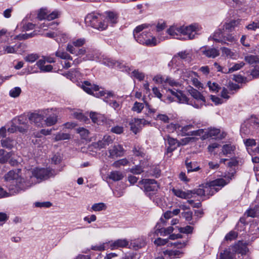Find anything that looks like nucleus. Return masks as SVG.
Here are the masks:
<instances>
[{"mask_svg": "<svg viewBox=\"0 0 259 259\" xmlns=\"http://www.w3.org/2000/svg\"><path fill=\"white\" fill-rule=\"evenodd\" d=\"M82 88L86 93L89 94L93 95L95 97L99 98L104 97L107 95L105 98H108L110 97H112L113 94L112 92H108L106 93L104 91H99V87L97 85L92 84L88 81H84L82 85Z\"/></svg>", "mask_w": 259, "mask_h": 259, "instance_id": "nucleus-1", "label": "nucleus"}, {"mask_svg": "<svg viewBox=\"0 0 259 259\" xmlns=\"http://www.w3.org/2000/svg\"><path fill=\"white\" fill-rule=\"evenodd\" d=\"M226 184V180L223 178L217 179L207 182L205 187V189H208V192H206V195L212 196Z\"/></svg>", "mask_w": 259, "mask_h": 259, "instance_id": "nucleus-2", "label": "nucleus"}, {"mask_svg": "<svg viewBox=\"0 0 259 259\" xmlns=\"http://www.w3.org/2000/svg\"><path fill=\"white\" fill-rule=\"evenodd\" d=\"M140 182L144 184V191L150 198L157 191L159 186L157 181L154 179H143Z\"/></svg>", "mask_w": 259, "mask_h": 259, "instance_id": "nucleus-3", "label": "nucleus"}, {"mask_svg": "<svg viewBox=\"0 0 259 259\" xmlns=\"http://www.w3.org/2000/svg\"><path fill=\"white\" fill-rule=\"evenodd\" d=\"M55 170L50 168H35L32 171V178L37 179L46 180L51 177L56 175Z\"/></svg>", "mask_w": 259, "mask_h": 259, "instance_id": "nucleus-4", "label": "nucleus"}, {"mask_svg": "<svg viewBox=\"0 0 259 259\" xmlns=\"http://www.w3.org/2000/svg\"><path fill=\"white\" fill-rule=\"evenodd\" d=\"M85 21L87 24L91 25L95 28L105 29L104 24L99 20V17L93 14H89L85 18Z\"/></svg>", "mask_w": 259, "mask_h": 259, "instance_id": "nucleus-5", "label": "nucleus"}, {"mask_svg": "<svg viewBox=\"0 0 259 259\" xmlns=\"http://www.w3.org/2000/svg\"><path fill=\"white\" fill-rule=\"evenodd\" d=\"M182 29L180 31V33L187 36L189 39H193L194 38L196 31H197V27L195 25L191 24L187 26H181L180 27Z\"/></svg>", "mask_w": 259, "mask_h": 259, "instance_id": "nucleus-6", "label": "nucleus"}, {"mask_svg": "<svg viewBox=\"0 0 259 259\" xmlns=\"http://www.w3.org/2000/svg\"><path fill=\"white\" fill-rule=\"evenodd\" d=\"M142 121L141 119L134 118L130 121V130L135 134H137L142 129Z\"/></svg>", "mask_w": 259, "mask_h": 259, "instance_id": "nucleus-7", "label": "nucleus"}, {"mask_svg": "<svg viewBox=\"0 0 259 259\" xmlns=\"http://www.w3.org/2000/svg\"><path fill=\"white\" fill-rule=\"evenodd\" d=\"M32 177H30L29 180H25L23 178H20L16 180V182L18 183L20 191H24L26 189L30 187L33 184V181L32 180Z\"/></svg>", "mask_w": 259, "mask_h": 259, "instance_id": "nucleus-8", "label": "nucleus"}, {"mask_svg": "<svg viewBox=\"0 0 259 259\" xmlns=\"http://www.w3.org/2000/svg\"><path fill=\"white\" fill-rule=\"evenodd\" d=\"M167 91L169 92L172 96L175 97L179 103H188V98L181 91H174L171 89H168Z\"/></svg>", "mask_w": 259, "mask_h": 259, "instance_id": "nucleus-9", "label": "nucleus"}, {"mask_svg": "<svg viewBox=\"0 0 259 259\" xmlns=\"http://www.w3.org/2000/svg\"><path fill=\"white\" fill-rule=\"evenodd\" d=\"M156 230L155 233H159L161 236H166L167 235H170L174 231V228L172 227H168L166 228L164 227H161L160 223H157L155 226Z\"/></svg>", "mask_w": 259, "mask_h": 259, "instance_id": "nucleus-10", "label": "nucleus"}, {"mask_svg": "<svg viewBox=\"0 0 259 259\" xmlns=\"http://www.w3.org/2000/svg\"><path fill=\"white\" fill-rule=\"evenodd\" d=\"M28 118L31 122H33L36 126H39L44 120V116L38 113H32L30 114Z\"/></svg>", "mask_w": 259, "mask_h": 259, "instance_id": "nucleus-11", "label": "nucleus"}, {"mask_svg": "<svg viewBox=\"0 0 259 259\" xmlns=\"http://www.w3.org/2000/svg\"><path fill=\"white\" fill-rule=\"evenodd\" d=\"M123 149L121 145L114 146L109 150V156L113 158L114 157L121 156L123 155Z\"/></svg>", "mask_w": 259, "mask_h": 259, "instance_id": "nucleus-12", "label": "nucleus"}, {"mask_svg": "<svg viewBox=\"0 0 259 259\" xmlns=\"http://www.w3.org/2000/svg\"><path fill=\"white\" fill-rule=\"evenodd\" d=\"M182 217L184 218L188 224L191 225H195L198 221L196 218L193 219V212L191 211H184L181 213Z\"/></svg>", "mask_w": 259, "mask_h": 259, "instance_id": "nucleus-13", "label": "nucleus"}, {"mask_svg": "<svg viewBox=\"0 0 259 259\" xmlns=\"http://www.w3.org/2000/svg\"><path fill=\"white\" fill-rule=\"evenodd\" d=\"M167 142L169 146L167 148V152L171 153L174 151L178 146H179V143L177 139L168 136L167 138Z\"/></svg>", "mask_w": 259, "mask_h": 259, "instance_id": "nucleus-14", "label": "nucleus"}, {"mask_svg": "<svg viewBox=\"0 0 259 259\" xmlns=\"http://www.w3.org/2000/svg\"><path fill=\"white\" fill-rule=\"evenodd\" d=\"M1 143L3 147L9 150L12 149L16 145V142L10 137L2 139Z\"/></svg>", "mask_w": 259, "mask_h": 259, "instance_id": "nucleus-15", "label": "nucleus"}, {"mask_svg": "<svg viewBox=\"0 0 259 259\" xmlns=\"http://www.w3.org/2000/svg\"><path fill=\"white\" fill-rule=\"evenodd\" d=\"M128 242L126 239H118L115 241L110 245L112 249L117 248L118 247H124L127 246Z\"/></svg>", "mask_w": 259, "mask_h": 259, "instance_id": "nucleus-16", "label": "nucleus"}, {"mask_svg": "<svg viewBox=\"0 0 259 259\" xmlns=\"http://www.w3.org/2000/svg\"><path fill=\"white\" fill-rule=\"evenodd\" d=\"M163 254L165 255H168L169 257H173V258H177L181 256L183 252L179 250H169L166 249L163 251Z\"/></svg>", "mask_w": 259, "mask_h": 259, "instance_id": "nucleus-17", "label": "nucleus"}, {"mask_svg": "<svg viewBox=\"0 0 259 259\" xmlns=\"http://www.w3.org/2000/svg\"><path fill=\"white\" fill-rule=\"evenodd\" d=\"M174 194L177 197L183 198L187 199L190 198L189 190L185 192L180 189H172V190Z\"/></svg>", "mask_w": 259, "mask_h": 259, "instance_id": "nucleus-18", "label": "nucleus"}, {"mask_svg": "<svg viewBox=\"0 0 259 259\" xmlns=\"http://www.w3.org/2000/svg\"><path fill=\"white\" fill-rule=\"evenodd\" d=\"M203 54L208 58H215L220 55L219 51L215 48H211L202 51Z\"/></svg>", "mask_w": 259, "mask_h": 259, "instance_id": "nucleus-19", "label": "nucleus"}, {"mask_svg": "<svg viewBox=\"0 0 259 259\" xmlns=\"http://www.w3.org/2000/svg\"><path fill=\"white\" fill-rule=\"evenodd\" d=\"M220 259H236L235 254L230 249H225L220 254Z\"/></svg>", "mask_w": 259, "mask_h": 259, "instance_id": "nucleus-20", "label": "nucleus"}, {"mask_svg": "<svg viewBox=\"0 0 259 259\" xmlns=\"http://www.w3.org/2000/svg\"><path fill=\"white\" fill-rule=\"evenodd\" d=\"M179 57L181 59L185 60V61H187L188 62H190L191 60V57L190 54L188 53L186 51H182L178 53L176 55H175L173 58V60H174L177 57Z\"/></svg>", "mask_w": 259, "mask_h": 259, "instance_id": "nucleus-21", "label": "nucleus"}, {"mask_svg": "<svg viewBox=\"0 0 259 259\" xmlns=\"http://www.w3.org/2000/svg\"><path fill=\"white\" fill-rule=\"evenodd\" d=\"M58 121V115L56 113L50 114L45 120L47 126H50L55 125Z\"/></svg>", "mask_w": 259, "mask_h": 259, "instance_id": "nucleus-22", "label": "nucleus"}, {"mask_svg": "<svg viewBox=\"0 0 259 259\" xmlns=\"http://www.w3.org/2000/svg\"><path fill=\"white\" fill-rule=\"evenodd\" d=\"M189 93L191 95L197 100L201 101L203 103H205V97L201 94L200 92L198 91L197 90L192 89L189 91Z\"/></svg>", "mask_w": 259, "mask_h": 259, "instance_id": "nucleus-23", "label": "nucleus"}, {"mask_svg": "<svg viewBox=\"0 0 259 259\" xmlns=\"http://www.w3.org/2000/svg\"><path fill=\"white\" fill-rule=\"evenodd\" d=\"M185 164L186 168L187 169V172L197 171L199 170L200 168L199 166H196L195 163H192V162H189L188 160H186Z\"/></svg>", "mask_w": 259, "mask_h": 259, "instance_id": "nucleus-24", "label": "nucleus"}, {"mask_svg": "<svg viewBox=\"0 0 259 259\" xmlns=\"http://www.w3.org/2000/svg\"><path fill=\"white\" fill-rule=\"evenodd\" d=\"M244 60L250 65L259 63V56L252 55H247L245 57Z\"/></svg>", "mask_w": 259, "mask_h": 259, "instance_id": "nucleus-25", "label": "nucleus"}, {"mask_svg": "<svg viewBox=\"0 0 259 259\" xmlns=\"http://www.w3.org/2000/svg\"><path fill=\"white\" fill-rule=\"evenodd\" d=\"M123 175L118 171H113L110 173L109 178L114 181H118L123 179Z\"/></svg>", "mask_w": 259, "mask_h": 259, "instance_id": "nucleus-26", "label": "nucleus"}, {"mask_svg": "<svg viewBox=\"0 0 259 259\" xmlns=\"http://www.w3.org/2000/svg\"><path fill=\"white\" fill-rule=\"evenodd\" d=\"M103 63L109 67H113L114 66H116L118 68H121L120 67L121 65L120 62L115 61L111 58L105 59Z\"/></svg>", "mask_w": 259, "mask_h": 259, "instance_id": "nucleus-27", "label": "nucleus"}, {"mask_svg": "<svg viewBox=\"0 0 259 259\" xmlns=\"http://www.w3.org/2000/svg\"><path fill=\"white\" fill-rule=\"evenodd\" d=\"M11 183L12 184L9 186V193L10 195H14L19 193L20 191L16 181H13Z\"/></svg>", "mask_w": 259, "mask_h": 259, "instance_id": "nucleus-28", "label": "nucleus"}, {"mask_svg": "<svg viewBox=\"0 0 259 259\" xmlns=\"http://www.w3.org/2000/svg\"><path fill=\"white\" fill-rule=\"evenodd\" d=\"M235 149V146L231 144H225L223 146L222 152L224 155H227V154H231Z\"/></svg>", "mask_w": 259, "mask_h": 259, "instance_id": "nucleus-29", "label": "nucleus"}, {"mask_svg": "<svg viewBox=\"0 0 259 259\" xmlns=\"http://www.w3.org/2000/svg\"><path fill=\"white\" fill-rule=\"evenodd\" d=\"M208 192V189L199 188L193 190H189L190 195L196 194L198 196H206V192Z\"/></svg>", "mask_w": 259, "mask_h": 259, "instance_id": "nucleus-30", "label": "nucleus"}, {"mask_svg": "<svg viewBox=\"0 0 259 259\" xmlns=\"http://www.w3.org/2000/svg\"><path fill=\"white\" fill-rule=\"evenodd\" d=\"M18 177V173L14 170H10L5 176V179L7 181H15V179L17 180Z\"/></svg>", "mask_w": 259, "mask_h": 259, "instance_id": "nucleus-31", "label": "nucleus"}, {"mask_svg": "<svg viewBox=\"0 0 259 259\" xmlns=\"http://www.w3.org/2000/svg\"><path fill=\"white\" fill-rule=\"evenodd\" d=\"M222 36V31L219 29L214 32L213 36V39L216 42H221V44L225 43L224 40L221 39V37Z\"/></svg>", "mask_w": 259, "mask_h": 259, "instance_id": "nucleus-32", "label": "nucleus"}, {"mask_svg": "<svg viewBox=\"0 0 259 259\" xmlns=\"http://www.w3.org/2000/svg\"><path fill=\"white\" fill-rule=\"evenodd\" d=\"M245 65V63L243 62H241L239 63H236L234 64L232 67L228 69L227 72L223 71L225 73H230L235 71H237L242 68Z\"/></svg>", "mask_w": 259, "mask_h": 259, "instance_id": "nucleus-33", "label": "nucleus"}, {"mask_svg": "<svg viewBox=\"0 0 259 259\" xmlns=\"http://www.w3.org/2000/svg\"><path fill=\"white\" fill-rule=\"evenodd\" d=\"M56 57H59L62 59L65 60H72V57L67 53L62 51H58L55 53Z\"/></svg>", "mask_w": 259, "mask_h": 259, "instance_id": "nucleus-34", "label": "nucleus"}, {"mask_svg": "<svg viewBox=\"0 0 259 259\" xmlns=\"http://www.w3.org/2000/svg\"><path fill=\"white\" fill-rule=\"evenodd\" d=\"M70 139V135L69 134L58 133L55 137V141H58L64 140H69Z\"/></svg>", "mask_w": 259, "mask_h": 259, "instance_id": "nucleus-35", "label": "nucleus"}, {"mask_svg": "<svg viewBox=\"0 0 259 259\" xmlns=\"http://www.w3.org/2000/svg\"><path fill=\"white\" fill-rule=\"evenodd\" d=\"M49 12L47 9L41 8L38 13L37 18L39 20L47 19L48 20V16Z\"/></svg>", "mask_w": 259, "mask_h": 259, "instance_id": "nucleus-36", "label": "nucleus"}, {"mask_svg": "<svg viewBox=\"0 0 259 259\" xmlns=\"http://www.w3.org/2000/svg\"><path fill=\"white\" fill-rule=\"evenodd\" d=\"M77 132L79 134L82 139L87 140L89 138L90 132L88 130L83 127H79L77 129Z\"/></svg>", "mask_w": 259, "mask_h": 259, "instance_id": "nucleus-37", "label": "nucleus"}, {"mask_svg": "<svg viewBox=\"0 0 259 259\" xmlns=\"http://www.w3.org/2000/svg\"><path fill=\"white\" fill-rule=\"evenodd\" d=\"M106 208V206L105 203L100 202L94 204L92 206V209L95 211H99L102 210H105Z\"/></svg>", "mask_w": 259, "mask_h": 259, "instance_id": "nucleus-38", "label": "nucleus"}, {"mask_svg": "<svg viewBox=\"0 0 259 259\" xmlns=\"http://www.w3.org/2000/svg\"><path fill=\"white\" fill-rule=\"evenodd\" d=\"M182 28L179 27H176L175 26H171L167 30V32L168 34L171 36H175L178 35V33H180V31Z\"/></svg>", "mask_w": 259, "mask_h": 259, "instance_id": "nucleus-39", "label": "nucleus"}, {"mask_svg": "<svg viewBox=\"0 0 259 259\" xmlns=\"http://www.w3.org/2000/svg\"><path fill=\"white\" fill-rule=\"evenodd\" d=\"M107 19L111 23L116 24L117 22V15L116 13L113 12H107Z\"/></svg>", "mask_w": 259, "mask_h": 259, "instance_id": "nucleus-40", "label": "nucleus"}, {"mask_svg": "<svg viewBox=\"0 0 259 259\" xmlns=\"http://www.w3.org/2000/svg\"><path fill=\"white\" fill-rule=\"evenodd\" d=\"M155 244L157 246H162L167 244V247H170V243L168 242V239H162L157 238L154 241Z\"/></svg>", "mask_w": 259, "mask_h": 259, "instance_id": "nucleus-41", "label": "nucleus"}, {"mask_svg": "<svg viewBox=\"0 0 259 259\" xmlns=\"http://www.w3.org/2000/svg\"><path fill=\"white\" fill-rule=\"evenodd\" d=\"M21 93V89L19 87H15L10 90L9 95L13 98L18 97Z\"/></svg>", "mask_w": 259, "mask_h": 259, "instance_id": "nucleus-42", "label": "nucleus"}, {"mask_svg": "<svg viewBox=\"0 0 259 259\" xmlns=\"http://www.w3.org/2000/svg\"><path fill=\"white\" fill-rule=\"evenodd\" d=\"M134 154L137 156H144V149L139 146L135 147L133 150Z\"/></svg>", "mask_w": 259, "mask_h": 259, "instance_id": "nucleus-43", "label": "nucleus"}, {"mask_svg": "<svg viewBox=\"0 0 259 259\" xmlns=\"http://www.w3.org/2000/svg\"><path fill=\"white\" fill-rule=\"evenodd\" d=\"M193 227L190 226H186L185 227H180L179 231L180 233L184 234H191L193 232Z\"/></svg>", "mask_w": 259, "mask_h": 259, "instance_id": "nucleus-44", "label": "nucleus"}, {"mask_svg": "<svg viewBox=\"0 0 259 259\" xmlns=\"http://www.w3.org/2000/svg\"><path fill=\"white\" fill-rule=\"evenodd\" d=\"M38 57L39 56L36 54H31L26 56L24 58V60L26 62L33 63L36 61L38 58Z\"/></svg>", "mask_w": 259, "mask_h": 259, "instance_id": "nucleus-45", "label": "nucleus"}, {"mask_svg": "<svg viewBox=\"0 0 259 259\" xmlns=\"http://www.w3.org/2000/svg\"><path fill=\"white\" fill-rule=\"evenodd\" d=\"M35 34H36V33H35V31H33V32H31L30 33H25V34H19L17 36V37L19 40H24V39H26L32 37Z\"/></svg>", "mask_w": 259, "mask_h": 259, "instance_id": "nucleus-46", "label": "nucleus"}, {"mask_svg": "<svg viewBox=\"0 0 259 259\" xmlns=\"http://www.w3.org/2000/svg\"><path fill=\"white\" fill-rule=\"evenodd\" d=\"M144 108V104L142 103L136 102L132 108V110L134 111H136L138 113H140L142 111Z\"/></svg>", "mask_w": 259, "mask_h": 259, "instance_id": "nucleus-47", "label": "nucleus"}, {"mask_svg": "<svg viewBox=\"0 0 259 259\" xmlns=\"http://www.w3.org/2000/svg\"><path fill=\"white\" fill-rule=\"evenodd\" d=\"M238 233L237 232L231 231L226 235L225 239L226 241H231L236 239Z\"/></svg>", "mask_w": 259, "mask_h": 259, "instance_id": "nucleus-48", "label": "nucleus"}, {"mask_svg": "<svg viewBox=\"0 0 259 259\" xmlns=\"http://www.w3.org/2000/svg\"><path fill=\"white\" fill-rule=\"evenodd\" d=\"M193 127L192 125L189 124L184 126H181V132L182 136H188V134L190 132L189 130Z\"/></svg>", "mask_w": 259, "mask_h": 259, "instance_id": "nucleus-49", "label": "nucleus"}, {"mask_svg": "<svg viewBox=\"0 0 259 259\" xmlns=\"http://www.w3.org/2000/svg\"><path fill=\"white\" fill-rule=\"evenodd\" d=\"M186 246L185 242L176 241L174 243H170V246H174L178 249L182 248Z\"/></svg>", "mask_w": 259, "mask_h": 259, "instance_id": "nucleus-50", "label": "nucleus"}, {"mask_svg": "<svg viewBox=\"0 0 259 259\" xmlns=\"http://www.w3.org/2000/svg\"><path fill=\"white\" fill-rule=\"evenodd\" d=\"M239 244H240V242H239ZM248 251V249L246 245H244L242 246H240L239 244L238 245L237 251L238 253H240L242 255L245 254Z\"/></svg>", "mask_w": 259, "mask_h": 259, "instance_id": "nucleus-51", "label": "nucleus"}, {"mask_svg": "<svg viewBox=\"0 0 259 259\" xmlns=\"http://www.w3.org/2000/svg\"><path fill=\"white\" fill-rule=\"evenodd\" d=\"M128 160L124 158V159H120V160L115 161L113 163V165L114 166H115V167H118L121 165H126L128 163Z\"/></svg>", "mask_w": 259, "mask_h": 259, "instance_id": "nucleus-52", "label": "nucleus"}, {"mask_svg": "<svg viewBox=\"0 0 259 259\" xmlns=\"http://www.w3.org/2000/svg\"><path fill=\"white\" fill-rule=\"evenodd\" d=\"M248 30H255L256 29L259 28V21H254L249 24L246 26Z\"/></svg>", "mask_w": 259, "mask_h": 259, "instance_id": "nucleus-53", "label": "nucleus"}, {"mask_svg": "<svg viewBox=\"0 0 259 259\" xmlns=\"http://www.w3.org/2000/svg\"><path fill=\"white\" fill-rule=\"evenodd\" d=\"M34 205L36 207H50L52 206V203L49 201L43 202H36Z\"/></svg>", "mask_w": 259, "mask_h": 259, "instance_id": "nucleus-54", "label": "nucleus"}, {"mask_svg": "<svg viewBox=\"0 0 259 259\" xmlns=\"http://www.w3.org/2000/svg\"><path fill=\"white\" fill-rule=\"evenodd\" d=\"M234 80L238 83H246L247 82V78L241 75H234Z\"/></svg>", "mask_w": 259, "mask_h": 259, "instance_id": "nucleus-55", "label": "nucleus"}, {"mask_svg": "<svg viewBox=\"0 0 259 259\" xmlns=\"http://www.w3.org/2000/svg\"><path fill=\"white\" fill-rule=\"evenodd\" d=\"M144 44H145L147 46H155L157 45V40L155 37H153L152 39H147L145 40Z\"/></svg>", "mask_w": 259, "mask_h": 259, "instance_id": "nucleus-56", "label": "nucleus"}, {"mask_svg": "<svg viewBox=\"0 0 259 259\" xmlns=\"http://www.w3.org/2000/svg\"><path fill=\"white\" fill-rule=\"evenodd\" d=\"M207 84L209 89L212 91L219 92L220 89L219 85L215 82L211 83L210 81H208Z\"/></svg>", "mask_w": 259, "mask_h": 259, "instance_id": "nucleus-57", "label": "nucleus"}, {"mask_svg": "<svg viewBox=\"0 0 259 259\" xmlns=\"http://www.w3.org/2000/svg\"><path fill=\"white\" fill-rule=\"evenodd\" d=\"M220 132L219 129L217 128H210L207 132V136L212 137L218 135Z\"/></svg>", "mask_w": 259, "mask_h": 259, "instance_id": "nucleus-58", "label": "nucleus"}, {"mask_svg": "<svg viewBox=\"0 0 259 259\" xmlns=\"http://www.w3.org/2000/svg\"><path fill=\"white\" fill-rule=\"evenodd\" d=\"M59 15H60V13L58 11H54L52 12L51 13L49 14V15L48 16V20L51 21L56 18H57L59 17Z\"/></svg>", "mask_w": 259, "mask_h": 259, "instance_id": "nucleus-59", "label": "nucleus"}, {"mask_svg": "<svg viewBox=\"0 0 259 259\" xmlns=\"http://www.w3.org/2000/svg\"><path fill=\"white\" fill-rule=\"evenodd\" d=\"M111 132L116 134H120L123 132V128L121 126H115L111 129Z\"/></svg>", "mask_w": 259, "mask_h": 259, "instance_id": "nucleus-60", "label": "nucleus"}, {"mask_svg": "<svg viewBox=\"0 0 259 259\" xmlns=\"http://www.w3.org/2000/svg\"><path fill=\"white\" fill-rule=\"evenodd\" d=\"M12 156L11 152H7L3 156L0 158V163H5L8 161Z\"/></svg>", "mask_w": 259, "mask_h": 259, "instance_id": "nucleus-61", "label": "nucleus"}, {"mask_svg": "<svg viewBox=\"0 0 259 259\" xmlns=\"http://www.w3.org/2000/svg\"><path fill=\"white\" fill-rule=\"evenodd\" d=\"M85 42V40L84 38H79L75 41H73L72 42V44L76 47H80L82 46Z\"/></svg>", "mask_w": 259, "mask_h": 259, "instance_id": "nucleus-62", "label": "nucleus"}, {"mask_svg": "<svg viewBox=\"0 0 259 259\" xmlns=\"http://www.w3.org/2000/svg\"><path fill=\"white\" fill-rule=\"evenodd\" d=\"M130 171L134 174H140L143 172V168L140 165H136L130 169Z\"/></svg>", "mask_w": 259, "mask_h": 259, "instance_id": "nucleus-63", "label": "nucleus"}, {"mask_svg": "<svg viewBox=\"0 0 259 259\" xmlns=\"http://www.w3.org/2000/svg\"><path fill=\"white\" fill-rule=\"evenodd\" d=\"M133 74L136 78L139 80H142L144 78V74L141 72H139L138 70H135L133 71Z\"/></svg>", "mask_w": 259, "mask_h": 259, "instance_id": "nucleus-64", "label": "nucleus"}]
</instances>
